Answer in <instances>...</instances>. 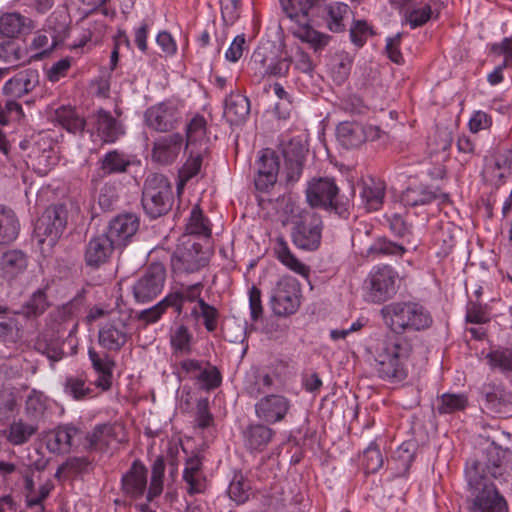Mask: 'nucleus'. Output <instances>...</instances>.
<instances>
[{"mask_svg": "<svg viewBox=\"0 0 512 512\" xmlns=\"http://www.w3.org/2000/svg\"><path fill=\"white\" fill-rule=\"evenodd\" d=\"M494 479L507 481L512 472V453L491 446L486 450V460L467 462L465 476L468 485V512H509L505 497L486 474Z\"/></svg>", "mask_w": 512, "mask_h": 512, "instance_id": "nucleus-1", "label": "nucleus"}, {"mask_svg": "<svg viewBox=\"0 0 512 512\" xmlns=\"http://www.w3.org/2000/svg\"><path fill=\"white\" fill-rule=\"evenodd\" d=\"M286 17L291 21V33L309 44L315 53L321 52L329 43L331 37L313 29L310 25L311 14L319 10L322 0H280Z\"/></svg>", "mask_w": 512, "mask_h": 512, "instance_id": "nucleus-2", "label": "nucleus"}, {"mask_svg": "<svg viewBox=\"0 0 512 512\" xmlns=\"http://www.w3.org/2000/svg\"><path fill=\"white\" fill-rule=\"evenodd\" d=\"M378 376L392 383L401 382L408 375L406 361L409 350L391 335L376 339L371 347Z\"/></svg>", "mask_w": 512, "mask_h": 512, "instance_id": "nucleus-3", "label": "nucleus"}, {"mask_svg": "<svg viewBox=\"0 0 512 512\" xmlns=\"http://www.w3.org/2000/svg\"><path fill=\"white\" fill-rule=\"evenodd\" d=\"M380 315L384 324L397 334L428 329L433 323L430 312L420 303L412 301L387 304L381 308Z\"/></svg>", "mask_w": 512, "mask_h": 512, "instance_id": "nucleus-4", "label": "nucleus"}, {"mask_svg": "<svg viewBox=\"0 0 512 512\" xmlns=\"http://www.w3.org/2000/svg\"><path fill=\"white\" fill-rule=\"evenodd\" d=\"M306 199L311 208H321L347 218L351 202L339 195V188L332 178H313L306 188Z\"/></svg>", "mask_w": 512, "mask_h": 512, "instance_id": "nucleus-5", "label": "nucleus"}, {"mask_svg": "<svg viewBox=\"0 0 512 512\" xmlns=\"http://www.w3.org/2000/svg\"><path fill=\"white\" fill-rule=\"evenodd\" d=\"M173 200L172 186L164 175L153 173L146 178L142 205L149 217L155 219L168 213L172 208Z\"/></svg>", "mask_w": 512, "mask_h": 512, "instance_id": "nucleus-6", "label": "nucleus"}, {"mask_svg": "<svg viewBox=\"0 0 512 512\" xmlns=\"http://www.w3.org/2000/svg\"><path fill=\"white\" fill-rule=\"evenodd\" d=\"M292 64L291 57L286 52H279L272 43L259 45L250 60L251 69L261 77H286Z\"/></svg>", "mask_w": 512, "mask_h": 512, "instance_id": "nucleus-7", "label": "nucleus"}, {"mask_svg": "<svg viewBox=\"0 0 512 512\" xmlns=\"http://www.w3.org/2000/svg\"><path fill=\"white\" fill-rule=\"evenodd\" d=\"M397 271L389 265L372 268L366 281L367 298L372 303H383L393 298L397 292Z\"/></svg>", "mask_w": 512, "mask_h": 512, "instance_id": "nucleus-8", "label": "nucleus"}, {"mask_svg": "<svg viewBox=\"0 0 512 512\" xmlns=\"http://www.w3.org/2000/svg\"><path fill=\"white\" fill-rule=\"evenodd\" d=\"M322 219L313 210H304L292 228V241L302 250L318 249L322 237Z\"/></svg>", "mask_w": 512, "mask_h": 512, "instance_id": "nucleus-9", "label": "nucleus"}, {"mask_svg": "<svg viewBox=\"0 0 512 512\" xmlns=\"http://www.w3.org/2000/svg\"><path fill=\"white\" fill-rule=\"evenodd\" d=\"M301 289L294 278L285 277L280 279L272 290L271 308L278 316H289L294 314L300 307Z\"/></svg>", "mask_w": 512, "mask_h": 512, "instance_id": "nucleus-10", "label": "nucleus"}, {"mask_svg": "<svg viewBox=\"0 0 512 512\" xmlns=\"http://www.w3.org/2000/svg\"><path fill=\"white\" fill-rule=\"evenodd\" d=\"M166 270L163 264H151L132 286V294L136 302L146 303L155 299L163 290Z\"/></svg>", "mask_w": 512, "mask_h": 512, "instance_id": "nucleus-11", "label": "nucleus"}, {"mask_svg": "<svg viewBox=\"0 0 512 512\" xmlns=\"http://www.w3.org/2000/svg\"><path fill=\"white\" fill-rule=\"evenodd\" d=\"M146 125L157 132H168L181 122L182 113L172 101H164L149 107L145 114Z\"/></svg>", "mask_w": 512, "mask_h": 512, "instance_id": "nucleus-12", "label": "nucleus"}, {"mask_svg": "<svg viewBox=\"0 0 512 512\" xmlns=\"http://www.w3.org/2000/svg\"><path fill=\"white\" fill-rule=\"evenodd\" d=\"M292 407L289 398L281 394H266L255 403V414L266 424H275L285 420Z\"/></svg>", "mask_w": 512, "mask_h": 512, "instance_id": "nucleus-13", "label": "nucleus"}, {"mask_svg": "<svg viewBox=\"0 0 512 512\" xmlns=\"http://www.w3.org/2000/svg\"><path fill=\"white\" fill-rule=\"evenodd\" d=\"M380 130L377 127L365 126L355 121L341 122L336 129L337 140L347 148L360 147L367 140L379 138Z\"/></svg>", "mask_w": 512, "mask_h": 512, "instance_id": "nucleus-14", "label": "nucleus"}, {"mask_svg": "<svg viewBox=\"0 0 512 512\" xmlns=\"http://www.w3.org/2000/svg\"><path fill=\"white\" fill-rule=\"evenodd\" d=\"M129 326L122 318H114L104 323L98 332V343L107 351L118 352L131 337Z\"/></svg>", "mask_w": 512, "mask_h": 512, "instance_id": "nucleus-15", "label": "nucleus"}, {"mask_svg": "<svg viewBox=\"0 0 512 512\" xmlns=\"http://www.w3.org/2000/svg\"><path fill=\"white\" fill-rule=\"evenodd\" d=\"M67 224V210L64 205H51L43 212L35 225L39 237H51L56 240Z\"/></svg>", "mask_w": 512, "mask_h": 512, "instance_id": "nucleus-16", "label": "nucleus"}, {"mask_svg": "<svg viewBox=\"0 0 512 512\" xmlns=\"http://www.w3.org/2000/svg\"><path fill=\"white\" fill-rule=\"evenodd\" d=\"M257 174L254 179L258 191L268 192L277 182L280 162L277 154L271 149H264L258 160Z\"/></svg>", "mask_w": 512, "mask_h": 512, "instance_id": "nucleus-17", "label": "nucleus"}, {"mask_svg": "<svg viewBox=\"0 0 512 512\" xmlns=\"http://www.w3.org/2000/svg\"><path fill=\"white\" fill-rule=\"evenodd\" d=\"M183 142L184 138L180 133H172L157 138L152 145V161L160 165L172 164L182 151Z\"/></svg>", "mask_w": 512, "mask_h": 512, "instance_id": "nucleus-18", "label": "nucleus"}, {"mask_svg": "<svg viewBox=\"0 0 512 512\" xmlns=\"http://www.w3.org/2000/svg\"><path fill=\"white\" fill-rule=\"evenodd\" d=\"M207 264L208 257L199 243L178 249L172 258V266L178 272L195 273Z\"/></svg>", "mask_w": 512, "mask_h": 512, "instance_id": "nucleus-19", "label": "nucleus"}, {"mask_svg": "<svg viewBox=\"0 0 512 512\" xmlns=\"http://www.w3.org/2000/svg\"><path fill=\"white\" fill-rule=\"evenodd\" d=\"M139 228V219L135 214H121L113 218L106 235L117 247L125 246Z\"/></svg>", "mask_w": 512, "mask_h": 512, "instance_id": "nucleus-20", "label": "nucleus"}, {"mask_svg": "<svg viewBox=\"0 0 512 512\" xmlns=\"http://www.w3.org/2000/svg\"><path fill=\"white\" fill-rule=\"evenodd\" d=\"M115 248L117 246L106 234L91 238L84 253L86 265L91 268H99L109 260Z\"/></svg>", "mask_w": 512, "mask_h": 512, "instance_id": "nucleus-21", "label": "nucleus"}, {"mask_svg": "<svg viewBox=\"0 0 512 512\" xmlns=\"http://www.w3.org/2000/svg\"><path fill=\"white\" fill-rule=\"evenodd\" d=\"M85 290L79 291L69 302L62 305L56 312L55 320L59 322L60 328L58 333L64 335L67 332L71 336L78 327L76 320L77 315L80 313L85 300Z\"/></svg>", "mask_w": 512, "mask_h": 512, "instance_id": "nucleus-22", "label": "nucleus"}, {"mask_svg": "<svg viewBox=\"0 0 512 512\" xmlns=\"http://www.w3.org/2000/svg\"><path fill=\"white\" fill-rule=\"evenodd\" d=\"M122 491L132 499H139L147 490V469L138 460L122 476Z\"/></svg>", "mask_w": 512, "mask_h": 512, "instance_id": "nucleus-23", "label": "nucleus"}, {"mask_svg": "<svg viewBox=\"0 0 512 512\" xmlns=\"http://www.w3.org/2000/svg\"><path fill=\"white\" fill-rule=\"evenodd\" d=\"M92 119L97 136L104 143H114L125 133L121 122L114 118L109 111L99 109Z\"/></svg>", "mask_w": 512, "mask_h": 512, "instance_id": "nucleus-24", "label": "nucleus"}, {"mask_svg": "<svg viewBox=\"0 0 512 512\" xmlns=\"http://www.w3.org/2000/svg\"><path fill=\"white\" fill-rule=\"evenodd\" d=\"M39 73L35 69H25L8 80L3 92L11 98H21L32 92L39 84Z\"/></svg>", "mask_w": 512, "mask_h": 512, "instance_id": "nucleus-25", "label": "nucleus"}, {"mask_svg": "<svg viewBox=\"0 0 512 512\" xmlns=\"http://www.w3.org/2000/svg\"><path fill=\"white\" fill-rule=\"evenodd\" d=\"M79 430L70 425L58 426L45 436L46 448L53 454L69 453Z\"/></svg>", "mask_w": 512, "mask_h": 512, "instance_id": "nucleus-26", "label": "nucleus"}, {"mask_svg": "<svg viewBox=\"0 0 512 512\" xmlns=\"http://www.w3.org/2000/svg\"><path fill=\"white\" fill-rule=\"evenodd\" d=\"M250 100L239 92L230 93L225 99L224 117L230 125H242L250 114Z\"/></svg>", "mask_w": 512, "mask_h": 512, "instance_id": "nucleus-27", "label": "nucleus"}, {"mask_svg": "<svg viewBox=\"0 0 512 512\" xmlns=\"http://www.w3.org/2000/svg\"><path fill=\"white\" fill-rule=\"evenodd\" d=\"M275 431L263 423L248 425L243 431L244 446L250 452H262L272 441Z\"/></svg>", "mask_w": 512, "mask_h": 512, "instance_id": "nucleus-28", "label": "nucleus"}, {"mask_svg": "<svg viewBox=\"0 0 512 512\" xmlns=\"http://www.w3.org/2000/svg\"><path fill=\"white\" fill-rule=\"evenodd\" d=\"M285 166L283 175L287 185H294L299 181L304 164V151L300 144L290 143L284 150Z\"/></svg>", "mask_w": 512, "mask_h": 512, "instance_id": "nucleus-29", "label": "nucleus"}, {"mask_svg": "<svg viewBox=\"0 0 512 512\" xmlns=\"http://www.w3.org/2000/svg\"><path fill=\"white\" fill-rule=\"evenodd\" d=\"M36 27L35 22L18 12L5 13L0 16V34L7 38L29 34Z\"/></svg>", "mask_w": 512, "mask_h": 512, "instance_id": "nucleus-30", "label": "nucleus"}, {"mask_svg": "<svg viewBox=\"0 0 512 512\" xmlns=\"http://www.w3.org/2000/svg\"><path fill=\"white\" fill-rule=\"evenodd\" d=\"M322 11L326 21L327 28L334 33L345 31V20L351 17V8L343 2H333L325 4L322 0V5L318 11Z\"/></svg>", "mask_w": 512, "mask_h": 512, "instance_id": "nucleus-31", "label": "nucleus"}, {"mask_svg": "<svg viewBox=\"0 0 512 512\" xmlns=\"http://www.w3.org/2000/svg\"><path fill=\"white\" fill-rule=\"evenodd\" d=\"M202 466V459L198 455H194L186 460L183 479L188 484L187 491L190 495L202 493L205 490Z\"/></svg>", "mask_w": 512, "mask_h": 512, "instance_id": "nucleus-32", "label": "nucleus"}, {"mask_svg": "<svg viewBox=\"0 0 512 512\" xmlns=\"http://www.w3.org/2000/svg\"><path fill=\"white\" fill-rule=\"evenodd\" d=\"M51 119L54 123L72 134L82 133L86 126L84 117L80 116L76 109L71 106L57 108Z\"/></svg>", "mask_w": 512, "mask_h": 512, "instance_id": "nucleus-33", "label": "nucleus"}, {"mask_svg": "<svg viewBox=\"0 0 512 512\" xmlns=\"http://www.w3.org/2000/svg\"><path fill=\"white\" fill-rule=\"evenodd\" d=\"M85 448L89 451L105 452L115 440L114 427L110 424L97 425L85 437Z\"/></svg>", "mask_w": 512, "mask_h": 512, "instance_id": "nucleus-34", "label": "nucleus"}, {"mask_svg": "<svg viewBox=\"0 0 512 512\" xmlns=\"http://www.w3.org/2000/svg\"><path fill=\"white\" fill-rule=\"evenodd\" d=\"M132 161L130 156L117 149L108 151L99 160V170L102 175L121 174L127 172Z\"/></svg>", "mask_w": 512, "mask_h": 512, "instance_id": "nucleus-35", "label": "nucleus"}, {"mask_svg": "<svg viewBox=\"0 0 512 512\" xmlns=\"http://www.w3.org/2000/svg\"><path fill=\"white\" fill-rule=\"evenodd\" d=\"M276 258L291 271L307 276L309 268L303 264L290 250L283 237H277L273 248Z\"/></svg>", "mask_w": 512, "mask_h": 512, "instance_id": "nucleus-36", "label": "nucleus"}, {"mask_svg": "<svg viewBox=\"0 0 512 512\" xmlns=\"http://www.w3.org/2000/svg\"><path fill=\"white\" fill-rule=\"evenodd\" d=\"M39 425L20 418L13 421L7 429L6 438L14 446H21L29 442L31 437L37 433Z\"/></svg>", "mask_w": 512, "mask_h": 512, "instance_id": "nucleus-37", "label": "nucleus"}, {"mask_svg": "<svg viewBox=\"0 0 512 512\" xmlns=\"http://www.w3.org/2000/svg\"><path fill=\"white\" fill-rule=\"evenodd\" d=\"M438 198L444 201L448 199V195L445 193H437L422 185L409 187L402 195V201L409 206L425 205Z\"/></svg>", "mask_w": 512, "mask_h": 512, "instance_id": "nucleus-38", "label": "nucleus"}, {"mask_svg": "<svg viewBox=\"0 0 512 512\" xmlns=\"http://www.w3.org/2000/svg\"><path fill=\"white\" fill-rule=\"evenodd\" d=\"M20 224L15 213L0 205V245L12 243L19 235Z\"/></svg>", "mask_w": 512, "mask_h": 512, "instance_id": "nucleus-39", "label": "nucleus"}, {"mask_svg": "<svg viewBox=\"0 0 512 512\" xmlns=\"http://www.w3.org/2000/svg\"><path fill=\"white\" fill-rule=\"evenodd\" d=\"M19 392L12 386H0V423H6L19 411Z\"/></svg>", "mask_w": 512, "mask_h": 512, "instance_id": "nucleus-40", "label": "nucleus"}, {"mask_svg": "<svg viewBox=\"0 0 512 512\" xmlns=\"http://www.w3.org/2000/svg\"><path fill=\"white\" fill-rule=\"evenodd\" d=\"M385 186L380 181L370 179L362 185L361 199L368 211H377L383 204Z\"/></svg>", "mask_w": 512, "mask_h": 512, "instance_id": "nucleus-41", "label": "nucleus"}, {"mask_svg": "<svg viewBox=\"0 0 512 512\" xmlns=\"http://www.w3.org/2000/svg\"><path fill=\"white\" fill-rule=\"evenodd\" d=\"M0 265L3 275L13 279L26 269L27 257L20 250H9L2 255Z\"/></svg>", "mask_w": 512, "mask_h": 512, "instance_id": "nucleus-42", "label": "nucleus"}, {"mask_svg": "<svg viewBox=\"0 0 512 512\" xmlns=\"http://www.w3.org/2000/svg\"><path fill=\"white\" fill-rule=\"evenodd\" d=\"M202 284L196 283L187 287L180 289L174 293H170L165 297V302L171 307L175 308L176 312L180 314L183 309V305L186 302H195L199 303L200 294L202 291Z\"/></svg>", "mask_w": 512, "mask_h": 512, "instance_id": "nucleus-43", "label": "nucleus"}, {"mask_svg": "<svg viewBox=\"0 0 512 512\" xmlns=\"http://www.w3.org/2000/svg\"><path fill=\"white\" fill-rule=\"evenodd\" d=\"M47 410V397L37 390H32L25 401V417L27 420L39 425L45 417Z\"/></svg>", "mask_w": 512, "mask_h": 512, "instance_id": "nucleus-44", "label": "nucleus"}, {"mask_svg": "<svg viewBox=\"0 0 512 512\" xmlns=\"http://www.w3.org/2000/svg\"><path fill=\"white\" fill-rule=\"evenodd\" d=\"M0 60L11 66H20L30 62L28 50L13 41L0 44Z\"/></svg>", "mask_w": 512, "mask_h": 512, "instance_id": "nucleus-45", "label": "nucleus"}, {"mask_svg": "<svg viewBox=\"0 0 512 512\" xmlns=\"http://www.w3.org/2000/svg\"><path fill=\"white\" fill-rule=\"evenodd\" d=\"M487 363L493 371L502 374L512 373V347H500L486 355Z\"/></svg>", "mask_w": 512, "mask_h": 512, "instance_id": "nucleus-46", "label": "nucleus"}, {"mask_svg": "<svg viewBox=\"0 0 512 512\" xmlns=\"http://www.w3.org/2000/svg\"><path fill=\"white\" fill-rule=\"evenodd\" d=\"M64 392L74 400H84L91 396L92 389L87 384V377L83 374L66 377Z\"/></svg>", "mask_w": 512, "mask_h": 512, "instance_id": "nucleus-47", "label": "nucleus"}, {"mask_svg": "<svg viewBox=\"0 0 512 512\" xmlns=\"http://www.w3.org/2000/svg\"><path fill=\"white\" fill-rule=\"evenodd\" d=\"M186 144L189 149L197 143H202L207 139V122L202 115H195L186 125Z\"/></svg>", "mask_w": 512, "mask_h": 512, "instance_id": "nucleus-48", "label": "nucleus"}, {"mask_svg": "<svg viewBox=\"0 0 512 512\" xmlns=\"http://www.w3.org/2000/svg\"><path fill=\"white\" fill-rule=\"evenodd\" d=\"M55 45L54 39L50 40L46 32L37 31L30 44L25 48L28 50V54L33 53L29 55L31 61L32 59H42L55 48Z\"/></svg>", "mask_w": 512, "mask_h": 512, "instance_id": "nucleus-49", "label": "nucleus"}, {"mask_svg": "<svg viewBox=\"0 0 512 512\" xmlns=\"http://www.w3.org/2000/svg\"><path fill=\"white\" fill-rule=\"evenodd\" d=\"M185 230L191 235L203 237H209L211 235L209 220L204 217L199 205H195L192 208Z\"/></svg>", "mask_w": 512, "mask_h": 512, "instance_id": "nucleus-50", "label": "nucleus"}, {"mask_svg": "<svg viewBox=\"0 0 512 512\" xmlns=\"http://www.w3.org/2000/svg\"><path fill=\"white\" fill-rule=\"evenodd\" d=\"M165 463L163 457H157L152 464L151 480L147 490V500L150 502L163 491Z\"/></svg>", "mask_w": 512, "mask_h": 512, "instance_id": "nucleus-51", "label": "nucleus"}, {"mask_svg": "<svg viewBox=\"0 0 512 512\" xmlns=\"http://www.w3.org/2000/svg\"><path fill=\"white\" fill-rule=\"evenodd\" d=\"M193 336L185 325H179L172 330L170 344L175 353L189 354Z\"/></svg>", "mask_w": 512, "mask_h": 512, "instance_id": "nucleus-52", "label": "nucleus"}, {"mask_svg": "<svg viewBox=\"0 0 512 512\" xmlns=\"http://www.w3.org/2000/svg\"><path fill=\"white\" fill-rule=\"evenodd\" d=\"M406 248L400 244L383 237L378 238L368 249V253L375 256H398L401 257Z\"/></svg>", "mask_w": 512, "mask_h": 512, "instance_id": "nucleus-53", "label": "nucleus"}, {"mask_svg": "<svg viewBox=\"0 0 512 512\" xmlns=\"http://www.w3.org/2000/svg\"><path fill=\"white\" fill-rule=\"evenodd\" d=\"M206 151L207 147H204L199 151L190 149L189 157L180 171L183 181H188L199 173L202 165L203 154L206 153Z\"/></svg>", "mask_w": 512, "mask_h": 512, "instance_id": "nucleus-54", "label": "nucleus"}, {"mask_svg": "<svg viewBox=\"0 0 512 512\" xmlns=\"http://www.w3.org/2000/svg\"><path fill=\"white\" fill-rule=\"evenodd\" d=\"M467 406V398L463 394H443L437 410L440 414H450L461 411Z\"/></svg>", "mask_w": 512, "mask_h": 512, "instance_id": "nucleus-55", "label": "nucleus"}, {"mask_svg": "<svg viewBox=\"0 0 512 512\" xmlns=\"http://www.w3.org/2000/svg\"><path fill=\"white\" fill-rule=\"evenodd\" d=\"M198 307L199 312L197 310V307L195 306L191 311L192 315H195L196 317L200 315L204 319L205 328L209 332L215 331L217 328L219 316L217 309L206 303L203 299H199Z\"/></svg>", "mask_w": 512, "mask_h": 512, "instance_id": "nucleus-56", "label": "nucleus"}, {"mask_svg": "<svg viewBox=\"0 0 512 512\" xmlns=\"http://www.w3.org/2000/svg\"><path fill=\"white\" fill-rule=\"evenodd\" d=\"M194 379L206 390H212L220 386L222 382L221 373L215 366L208 364L206 368H202L199 373L194 375Z\"/></svg>", "mask_w": 512, "mask_h": 512, "instance_id": "nucleus-57", "label": "nucleus"}, {"mask_svg": "<svg viewBox=\"0 0 512 512\" xmlns=\"http://www.w3.org/2000/svg\"><path fill=\"white\" fill-rule=\"evenodd\" d=\"M249 490V482L242 475H236L229 485L228 494L237 504H243L249 498Z\"/></svg>", "mask_w": 512, "mask_h": 512, "instance_id": "nucleus-58", "label": "nucleus"}, {"mask_svg": "<svg viewBox=\"0 0 512 512\" xmlns=\"http://www.w3.org/2000/svg\"><path fill=\"white\" fill-rule=\"evenodd\" d=\"M362 464L367 473H375L382 467L383 457L375 443H371L363 452Z\"/></svg>", "mask_w": 512, "mask_h": 512, "instance_id": "nucleus-59", "label": "nucleus"}, {"mask_svg": "<svg viewBox=\"0 0 512 512\" xmlns=\"http://www.w3.org/2000/svg\"><path fill=\"white\" fill-rule=\"evenodd\" d=\"M49 303L47 301L46 294L43 290L38 289L35 291L30 299L24 306L25 313L28 316H39L43 314L48 308Z\"/></svg>", "mask_w": 512, "mask_h": 512, "instance_id": "nucleus-60", "label": "nucleus"}, {"mask_svg": "<svg viewBox=\"0 0 512 512\" xmlns=\"http://www.w3.org/2000/svg\"><path fill=\"white\" fill-rule=\"evenodd\" d=\"M373 34L372 27L365 20H355L350 27L351 41L358 47H362Z\"/></svg>", "mask_w": 512, "mask_h": 512, "instance_id": "nucleus-61", "label": "nucleus"}, {"mask_svg": "<svg viewBox=\"0 0 512 512\" xmlns=\"http://www.w3.org/2000/svg\"><path fill=\"white\" fill-rule=\"evenodd\" d=\"M290 57L295 70L309 76L312 75L315 69V65L309 54L305 52L301 47H297L294 54Z\"/></svg>", "mask_w": 512, "mask_h": 512, "instance_id": "nucleus-62", "label": "nucleus"}, {"mask_svg": "<svg viewBox=\"0 0 512 512\" xmlns=\"http://www.w3.org/2000/svg\"><path fill=\"white\" fill-rule=\"evenodd\" d=\"M72 66V58L71 57H65L63 59L58 60L57 62L53 63L50 68L46 71V77L47 79L52 82L56 83L63 77H65L70 70Z\"/></svg>", "mask_w": 512, "mask_h": 512, "instance_id": "nucleus-63", "label": "nucleus"}, {"mask_svg": "<svg viewBox=\"0 0 512 512\" xmlns=\"http://www.w3.org/2000/svg\"><path fill=\"white\" fill-rule=\"evenodd\" d=\"M222 19L226 25H232L240 15L241 0H220Z\"/></svg>", "mask_w": 512, "mask_h": 512, "instance_id": "nucleus-64", "label": "nucleus"}]
</instances>
